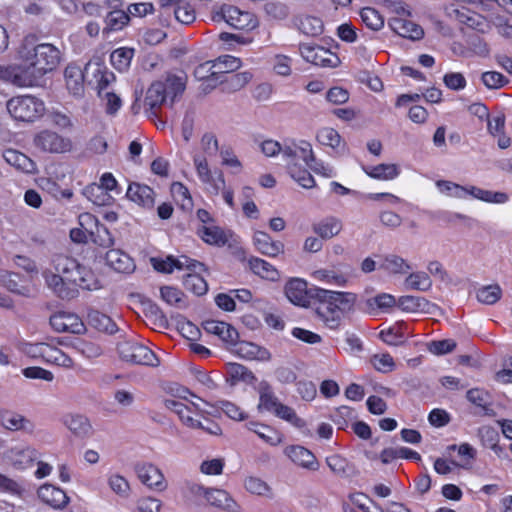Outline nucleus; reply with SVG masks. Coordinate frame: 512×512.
<instances>
[{
	"label": "nucleus",
	"mask_w": 512,
	"mask_h": 512,
	"mask_svg": "<svg viewBox=\"0 0 512 512\" xmlns=\"http://www.w3.org/2000/svg\"><path fill=\"white\" fill-rule=\"evenodd\" d=\"M150 261L153 268L162 273H172L175 268L183 269L184 267L191 271H196L197 267L202 266V263L191 260L185 256H181L177 259L172 256H168L166 259L153 257Z\"/></svg>",
	"instance_id": "obj_16"
},
{
	"label": "nucleus",
	"mask_w": 512,
	"mask_h": 512,
	"mask_svg": "<svg viewBox=\"0 0 512 512\" xmlns=\"http://www.w3.org/2000/svg\"><path fill=\"white\" fill-rule=\"evenodd\" d=\"M170 191L173 199L181 207V209L187 211L192 209L193 200L188 188L184 184L180 182H174L171 184Z\"/></svg>",
	"instance_id": "obj_48"
},
{
	"label": "nucleus",
	"mask_w": 512,
	"mask_h": 512,
	"mask_svg": "<svg viewBox=\"0 0 512 512\" xmlns=\"http://www.w3.org/2000/svg\"><path fill=\"white\" fill-rule=\"evenodd\" d=\"M160 295L163 301L168 305L182 308L185 306V297L182 291L173 286H163L160 288Z\"/></svg>",
	"instance_id": "obj_60"
},
{
	"label": "nucleus",
	"mask_w": 512,
	"mask_h": 512,
	"mask_svg": "<svg viewBox=\"0 0 512 512\" xmlns=\"http://www.w3.org/2000/svg\"><path fill=\"white\" fill-rule=\"evenodd\" d=\"M202 268L203 265L201 267H197L196 271H192L193 273L187 274L183 280L185 288L198 296L204 295L208 290V285L205 279L198 274V271L202 270Z\"/></svg>",
	"instance_id": "obj_47"
},
{
	"label": "nucleus",
	"mask_w": 512,
	"mask_h": 512,
	"mask_svg": "<svg viewBox=\"0 0 512 512\" xmlns=\"http://www.w3.org/2000/svg\"><path fill=\"white\" fill-rule=\"evenodd\" d=\"M253 244L258 252L268 257H277L284 252V244L273 240L269 234L256 231L253 235Z\"/></svg>",
	"instance_id": "obj_24"
},
{
	"label": "nucleus",
	"mask_w": 512,
	"mask_h": 512,
	"mask_svg": "<svg viewBox=\"0 0 512 512\" xmlns=\"http://www.w3.org/2000/svg\"><path fill=\"white\" fill-rule=\"evenodd\" d=\"M105 260L108 266L120 273H131L135 269L133 259L118 249L109 250L106 253Z\"/></svg>",
	"instance_id": "obj_29"
},
{
	"label": "nucleus",
	"mask_w": 512,
	"mask_h": 512,
	"mask_svg": "<svg viewBox=\"0 0 512 512\" xmlns=\"http://www.w3.org/2000/svg\"><path fill=\"white\" fill-rule=\"evenodd\" d=\"M63 424L76 437L84 438L91 434L92 426L87 417L81 414H67L63 417Z\"/></svg>",
	"instance_id": "obj_31"
},
{
	"label": "nucleus",
	"mask_w": 512,
	"mask_h": 512,
	"mask_svg": "<svg viewBox=\"0 0 512 512\" xmlns=\"http://www.w3.org/2000/svg\"><path fill=\"white\" fill-rule=\"evenodd\" d=\"M66 86L75 96H80L84 90V74L82 68L76 64H69L64 72Z\"/></svg>",
	"instance_id": "obj_34"
},
{
	"label": "nucleus",
	"mask_w": 512,
	"mask_h": 512,
	"mask_svg": "<svg viewBox=\"0 0 512 512\" xmlns=\"http://www.w3.org/2000/svg\"><path fill=\"white\" fill-rule=\"evenodd\" d=\"M246 427L271 446H276L282 442L281 435L268 425L251 421L246 424Z\"/></svg>",
	"instance_id": "obj_40"
},
{
	"label": "nucleus",
	"mask_w": 512,
	"mask_h": 512,
	"mask_svg": "<svg viewBox=\"0 0 512 512\" xmlns=\"http://www.w3.org/2000/svg\"><path fill=\"white\" fill-rule=\"evenodd\" d=\"M389 27L399 36L418 40L423 36V29L411 20L394 17L389 21Z\"/></svg>",
	"instance_id": "obj_27"
},
{
	"label": "nucleus",
	"mask_w": 512,
	"mask_h": 512,
	"mask_svg": "<svg viewBox=\"0 0 512 512\" xmlns=\"http://www.w3.org/2000/svg\"><path fill=\"white\" fill-rule=\"evenodd\" d=\"M37 456V450L27 445H16L4 454L5 461L19 471L30 467L37 459Z\"/></svg>",
	"instance_id": "obj_13"
},
{
	"label": "nucleus",
	"mask_w": 512,
	"mask_h": 512,
	"mask_svg": "<svg viewBox=\"0 0 512 512\" xmlns=\"http://www.w3.org/2000/svg\"><path fill=\"white\" fill-rule=\"evenodd\" d=\"M199 180L204 185L205 190L212 195H218L225 188V179L222 172L213 173L210 171Z\"/></svg>",
	"instance_id": "obj_55"
},
{
	"label": "nucleus",
	"mask_w": 512,
	"mask_h": 512,
	"mask_svg": "<svg viewBox=\"0 0 512 512\" xmlns=\"http://www.w3.org/2000/svg\"><path fill=\"white\" fill-rule=\"evenodd\" d=\"M299 51L303 59L320 67H337L340 59L334 52L318 45L302 44Z\"/></svg>",
	"instance_id": "obj_11"
},
{
	"label": "nucleus",
	"mask_w": 512,
	"mask_h": 512,
	"mask_svg": "<svg viewBox=\"0 0 512 512\" xmlns=\"http://www.w3.org/2000/svg\"><path fill=\"white\" fill-rule=\"evenodd\" d=\"M311 277L316 281L338 287H344L347 282V279L343 274L331 269L315 270L312 272Z\"/></svg>",
	"instance_id": "obj_46"
},
{
	"label": "nucleus",
	"mask_w": 512,
	"mask_h": 512,
	"mask_svg": "<svg viewBox=\"0 0 512 512\" xmlns=\"http://www.w3.org/2000/svg\"><path fill=\"white\" fill-rule=\"evenodd\" d=\"M272 414L286 422H289L297 428H302L305 426V421L297 416L295 410L283 404L282 402L278 405Z\"/></svg>",
	"instance_id": "obj_61"
},
{
	"label": "nucleus",
	"mask_w": 512,
	"mask_h": 512,
	"mask_svg": "<svg viewBox=\"0 0 512 512\" xmlns=\"http://www.w3.org/2000/svg\"><path fill=\"white\" fill-rule=\"evenodd\" d=\"M0 422L5 429L10 431L26 430L30 424L22 415L8 411L0 415Z\"/></svg>",
	"instance_id": "obj_51"
},
{
	"label": "nucleus",
	"mask_w": 512,
	"mask_h": 512,
	"mask_svg": "<svg viewBox=\"0 0 512 512\" xmlns=\"http://www.w3.org/2000/svg\"><path fill=\"white\" fill-rule=\"evenodd\" d=\"M214 22H225L235 29H254L257 26V20L254 15L248 11H242L232 5H223L212 15Z\"/></svg>",
	"instance_id": "obj_9"
},
{
	"label": "nucleus",
	"mask_w": 512,
	"mask_h": 512,
	"mask_svg": "<svg viewBox=\"0 0 512 512\" xmlns=\"http://www.w3.org/2000/svg\"><path fill=\"white\" fill-rule=\"evenodd\" d=\"M108 115H115L122 107V100L113 90L98 95Z\"/></svg>",
	"instance_id": "obj_64"
},
{
	"label": "nucleus",
	"mask_w": 512,
	"mask_h": 512,
	"mask_svg": "<svg viewBox=\"0 0 512 512\" xmlns=\"http://www.w3.org/2000/svg\"><path fill=\"white\" fill-rule=\"evenodd\" d=\"M88 323L95 329L113 334L117 331V326L114 321L106 314L98 311L91 310L87 317Z\"/></svg>",
	"instance_id": "obj_42"
},
{
	"label": "nucleus",
	"mask_w": 512,
	"mask_h": 512,
	"mask_svg": "<svg viewBox=\"0 0 512 512\" xmlns=\"http://www.w3.org/2000/svg\"><path fill=\"white\" fill-rule=\"evenodd\" d=\"M3 158L9 165L13 166L14 168L23 173L34 174L37 172L36 163L27 155L18 150H5L3 153Z\"/></svg>",
	"instance_id": "obj_28"
},
{
	"label": "nucleus",
	"mask_w": 512,
	"mask_h": 512,
	"mask_svg": "<svg viewBox=\"0 0 512 512\" xmlns=\"http://www.w3.org/2000/svg\"><path fill=\"white\" fill-rule=\"evenodd\" d=\"M38 497L42 502L54 509H63L69 503V497L65 491L52 484H43L37 491Z\"/></svg>",
	"instance_id": "obj_19"
},
{
	"label": "nucleus",
	"mask_w": 512,
	"mask_h": 512,
	"mask_svg": "<svg viewBox=\"0 0 512 512\" xmlns=\"http://www.w3.org/2000/svg\"><path fill=\"white\" fill-rule=\"evenodd\" d=\"M299 30L308 36H318L323 32V21L316 16L305 15L298 22Z\"/></svg>",
	"instance_id": "obj_49"
},
{
	"label": "nucleus",
	"mask_w": 512,
	"mask_h": 512,
	"mask_svg": "<svg viewBox=\"0 0 512 512\" xmlns=\"http://www.w3.org/2000/svg\"><path fill=\"white\" fill-rule=\"evenodd\" d=\"M398 306L406 312H416L419 310L427 309L429 311V307H435L434 304H431L423 297L416 296H402L399 298L397 302Z\"/></svg>",
	"instance_id": "obj_52"
},
{
	"label": "nucleus",
	"mask_w": 512,
	"mask_h": 512,
	"mask_svg": "<svg viewBox=\"0 0 512 512\" xmlns=\"http://www.w3.org/2000/svg\"><path fill=\"white\" fill-rule=\"evenodd\" d=\"M134 56V49L121 47L115 49L110 55L112 66L120 72L126 71L131 64Z\"/></svg>",
	"instance_id": "obj_45"
},
{
	"label": "nucleus",
	"mask_w": 512,
	"mask_h": 512,
	"mask_svg": "<svg viewBox=\"0 0 512 512\" xmlns=\"http://www.w3.org/2000/svg\"><path fill=\"white\" fill-rule=\"evenodd\" d=\"M317 306L315 308L318 318L330 329H337L344 314L353 310L357 296L351 292L317 289Z\"/></svg>",
	"instance_id": "obj_3"
},
{
	"label": "nucleus",
	"mask_w": 512,
	"mask_h": 512,
	"mask_svg": "<svg viewBox=\"0 0 512 512\" xmlns=\"http://www.w3.org/2000/svg\"><path fill=\"white\" fill-rule=\"evenodd\" d=\"M187 75L184 71L169 72L161 79L154 81L148 88L144 100L153 114L163 104L173 105L186 89Z\"/></svg>",
	"instance_id": "obj_4"
},
{
	"label": "nucleus",
	"mask_w": 512,
	"mask_h": 512,
	"mask_svg": "<svg viewBox=\"0 0 512 512\" xmlns=\"http://www.w3.org/2000/svg\"><path fill=\"white\" fill-rule=\"evenodd\" d=\"M257 390L259 393L258 411L273 413L281 402L275 395L271 385L267 381H261Z\"/></svg>",
	"instance_id": "obj_30"
},
{
	"label": "nucleus",
	"mask_w": 512,
	"mask_h": 512,
	"mask_svg": "<svg viewBox=\"0 0 512 512\" xmlns=\"http://www.w3.org/2000/svg\"><path fill=\"white\" fill-rule=\"evenodd\" d=\"M0 81L12 84L20 88H28L29 84L21 64H0Z\"/></svg>",
	"instance_id": "obj_32"
},
{
	"label": "nucleus",
	"mask_w": 512,
	"mask_h": 512,
	"mask_svg": "<svg viewBox=\"0 0 512 512\" xmlns=\"http://www.w3.org/2000/svg\"><path fill=\"white\" fill-rule=\"evenodd\" d=\"M130 21L129 14L122 9H115L109 12L105 18V27L103 34L108 35L111 32L122 30Z\"/></svg>",
	"instance_id": "obj_39"
},
{
	"label": "nucleus",
	"mask_w": 512,
	"mask_h": 512,
	"mask_svg": "<svg viewBox=\"0 0 512 512\" xmlns=\"http://www.w3.org/2000/svg\"><path fill=\"white\" fill-rule=\"evenodd\" d=\"M163 8H174V15L178 22L184 25L193 23L196 19V11L190 0H160Z\"/></svg>",
	"instance_id": "obj_21"
},
{
	"label": "nucleus",
	"mask_w": 512,
	"mask_h": 512,
	"mask_svg": "<svg viewBox=\"0 0 512 512\" xmlns=\"http://www.w3.org/2000/svg\"><path fill=\"white\" fill-rule=\"evenodd\" d=\"M405 284L412 290L428 291L432 287V280L427 272L418 271L411 273L406 278Z\"/></svg>",
	"instance_id": "obj_54"
},
{
	"label": "nucleus",
	"mask_w": 512,
	"mask_h": 512,
	"mask_svg": "<svg viewBox=\"0 0 512 512\" xmlns=\"http://www.w3.org/2000/svg\"><path fill=\"white\" fill-rule=\"evenodd\" d=\"M127 198L135 204L145 208L152 209L155 204V192L154 190L140 183H130L126 192Z\"/></svg>",
	"instance_id": "obj_20"
},
{
	"label": "nucleus",
	"mask_w": 512,
	"mask_h": 512,
	"mask_svg": "<svg viewBox=\"0 0 512 512\" xmlns=\"http://www.w3.org/2000/svg\"><path fill=\"white\" fill-rule=\"evenodd\" d=\"M251 79L252 74L248 71H245L230 75L226 77L224 80H221V83L225 85V91L234 92L242 89L245 85H247L250 82Z\"/></svg>",
	"instance_id": "obj_58"
},
{
	"label": "nucleus",
	"mask_w": 512,
	"mask_h": 512,
	"mask_svg": "<svg viewBox=\"0 0 512 512\" xmlns=\"http://www.w3.org/2000/svg\"><path fill=\"white\" fill-rule=\"evenodd\" d=\"M97 84L98 95L110 90V86L115 82L116 77L113 72L106 67L98 66L94 72Z\"/></svg>",
	"instance_id": "obj_57"
},
{
	"label": "nucleus",
	"mask_w": 512,
	"mask_h": 512,
	"mask_svg": "<svg viewBox=\"0 0 512 512\" xmlns=\"http://www.w3.org/2000/svg\"><path fill=\"white\" fill-rule=\"evenodd\" d=\"M163 405L177 414L181 423L189 429L197 430L203 434L218 436L222 433L221 427L205 416V411L195 402L186 405L174 398H166Z\"/></svg>",
	"instance_id": "obj_5"
},
{
	"label": "nucleus",
	"mask_w": 512,
	"mask_h": 512,
	"mask_svg": "<svg viewBox=\"0 0 512 512\" xmlns=\"http://www.w3.org/2000/svg\"><path fill=\"white\" fill-rule=\"evenodd\" d=\"M33 144L38 150L51 154L68 153L73 148L72 140L69 137L60 135L50 129H44L36 133Z\"/></svg>",
	"instance_id": "obj_8"
},
{
	"label": "nucleus",
	"mask_w": 512,
	"mask_h": 512,
	"mask_svg": "<svg viewBox=\"0 0 512 512\" xmlns=\"http://www.w3.org/2000/svg\"><path fill=\"white\" fill-rule=\"evenodd\" d=\"M287 299L299 307H307L310 303L307 282L301 278H291L284 287Z\"/></svg>",
	"instance_id": "obj_18"
},
{
	"label": "nucleus",
	"mask_w": 512,
	"mask_h": 512,
	"mask_svg": "<svg viewBox=\"0 0 512 512\" xmlns=\"http://www.w3.org/2000/svg\"><path fill=\"white\" fill-rule=\"evenodd\" d=\"M316 139L321 145L328 146L338 152L345 148V143L340 134L331 127L321 128L317 132Z\"/></svg>",
	"instance_id": "obj_41"
},
{
	"label": "nucleus",
	"mask_w": 512,
	"mask_h": 512,
	"mask_svg": "<svg viewBox=\"0 0 512 512\" xmlns=\"http://www.w3.org/2000/svg\"><path fill=\"white\" fill-rule=\"evenodd\" d=\"M198 236L207 244L223 246L228 242L227 234L218 226L202 225L197 230Z\"/></svg>",
	"instance_id": "obj_36"
},
{
	"label": "nucleus",
	"mask_w": 512,
	"mask_h": 512,
	"mask_svg": "<svg viewBox=\"0 0 512 512\" xmlns=\"http://www.w3.org/2000/svg\"><path fill=\"white\" fill-rule=\"evenodd\" d=\"M9 114L17 121L34 122L45 113V104L36 96L25 94L12 97L6 103Z\"/></svg>",
	"instance_id": "obj_6"
},
{
	"label": "nucleus",
	"mask_w": 512,
	"mask_h": 512,
	"mask_svg": "<svg viewBox=\"0 0 512 512\" xmlns=\"http://www.w3.org/2000/svg\"><path fill=\"white\" fill-rule=\"evenodd\" d=\"M244 488L253 495L262 497H271V487L261 478L256 476H248L244 480Z\"/></svg>",
	"instance_id": "obj_53"
},
{
	"label": "nucleus",
	"mask_w": 512,
	"mask_h": 512,
	"mask_svg": "<svg viewBox=\"0 0 512 512\" xmlns=\"http://www.w3.org/2000/svg\"><path fill=\"white\" fill-rule=\"evenodd\" d=\"M107 484L112 492L121 498H128L131 492L129 481L119 473H110Z\"/></svg>",
	"instance_id": "obj_50"
},
{
	"label": "nucleus",
	"mask_w": 512,
	"mask_h": 512,
	"mask_svg": "<svg viewBox=\"0 0 512 512\" xmlns=\"http://www.w3.org/2000/svg\"><path fill=\"white\" fill-rule=\"evenodd\" d=\"M136 474L144 485L156 491H164L167 488L162 471L152 463H141L135 467Z\"/></svg>",
	"instance_id": "obj_14"
},
{
	"label": "nucleus",
	"mask_w": 512,
	"mask_h": 512,
	"mask_svg": "<svg viewBox=\"0 0 512 512\" xmlns=\"http://www.w3.org/2000/svg\"><path fill=\"white\" fill-rule=\"evenodd\" d=\"M51 327L59 333H82L85 326L82 320L74 313L60 311L50 317Z\"/></svg>",
	"instance_id": "obj_15"
},
{
	"label": "nucleus",
	"mask_w": 512,
	"mask_h": 512,
	"mask_svg": "<svg viewBox=\"0 0 512 512\" xmlns=\"http://www.w3.org/2000/svg\"><path fill=\"white\" fill-rule=\"evenodd\" d=\"M466 199L471 196L472 198L488 202V203H506L509 199L508 195L503 192H493L484 190L476 186H465Z\"/></svg>",
	"instance_id": "obj_37"
},
{
	"label": "nucleus",
	"mask_w": 512,
	"mask_h": 512,
	"mask_svg": "<svg viewBox=\"0 0 512 512\" xmlns=\"http://www.w3.org/2000/svg\"><path fill=\"white\" fill-rule=\"evenodd\" d=\"M231 346L234 347L233 352L245 360L266 362L271 359V354L266 348L253 342L236 340Z\"/></svg>",
	"instance_id": "obj_17"
},
{
	"label": "nucleus",
	"mask_w": 512,
	"mask_h": 512,
	"mask_svg": "<svg viewBox=\"0 0 512 512\" xmlns=\"http://www.w3.org/2000/svg\"><path fill=\"white\" fill-rule=\"evenodd\" d=\"M118 353L122 360L138 365L157 366L158 359L147 346L135 341H123L118 344Z\"/></svg>",
	"instance_id": "obj_10"
},
{
	"label": "nucleus",
	"mask_w": 512,
	"mask_h": 512,
	"mask_svg": "<svg viewBox=\"0 0 512 512\" xmlns=\"http://www.w3.org/2000/svg\"><path fill=\"white\" fill-rule=\"evenodd\" d=\"M203 504L213 506L228 512H239L240 506L233 500L228 492L222 489L209 488Z\"/></svg>",
	"instance_id": "obj_23"
},
{
	"label": "nucleus",
	"mask_w": 512,
	"mask_h": 512,
	"mask_svg": "<svg viewBox=\"0 0 512 512\" xmlns=\"http://www.w3.org/2000/svg\"><path fill=\"white\" fill-rule=\"evenodd\" d=\"M261 150L267 157L281 153L285 162L301 158L304 163H309L313 159L312 145L305 140L292 141L282 147L279 142L268 139L261 143Z\"/></svg>",
	"instance_id": "obj_7"
},
{
	"label": "nucleus",
	"mask_w": 512,
	"mask_h": 512,
	"mask_svg": "<svg viewBox=\"0 0 512 512\" xmlns=\"http://www.w3.org/2000/svg\"><path fill=\"white\" fill-rule=\"evenodd\" d=\"M241 60L231 55L218 57L213 62H205L195 69V76L199 79H205L206 73L212 76L223 75L239 69Z\"/></svg>",
	"instance_id": "obj_12"
},
{
	"label": "nucleus",
	"mask_w": 512,
	"mask_h": 512,
	"mask_svg": "<svg viewBox=\"0 0 512 512\" xmlns=\"http://www.w3.org/2000/svg\"><path fill=\"white\" fill-rule=\"evenodd\" d=\"M0 282L9 291L24 295L27 289L20 285V276L9 271H0Z\"/></svg>",
	"instance_id": "obj_62"
},
{
	"label": "nucleus",
	"mask_w": 512,
	"mask_h": 512,
	"mask_svg": "<svg viewBox=\"0 0 512 512\" xmlns=\"http://www.w3.org/2000/svg\"><path fill=\"white\" fill-rule=\"evenodd\" d=\"M81 226L88 223L95 224V231H90L92 241L98 246L109 248L114 245V238L108 228L102 224H98L93 215L84 213L79 216Z\"/></svg>",
	"instance_id": "obj_22"
},
{
	"label": "nucleus",
	"mask_w": 512,
	"mask_h": 512,
	"mask_svg": "<svg viewBox=\"0 0 512 512\" xmlns=\"http://www.w3.org/2000/svg\"><path fill=\"white\" fill-rule=\"evenodd\" d=\"M436 187L442 194H445L446 196L457 199H466L465 186H461L457 183L447 180H438L436 182Z\"/></svg>",
	"instance_id": "obj_63"
},
{
	"label": "nucleus",
	"mask_w": 512,
	"mask_h": 512,
	"mask_svg": "<svg viewBox=\"0 0 512 512\" xmlns=\"http://www.w3.org/2000/svg\"><path fill=\"white\" fill-rule=\"evenodd\" d=\"M302 160L301 158H296L295 160L286 162L288 172L290 176L303 188L309 189L315 186V180L310 172L306 169H301L297 161Z\"/></svg>",
	"instance_id": "obj_43"
},
{
	"label": "nucleus",
	"mask_w": 512,
	"mask_h": 512,
	"mask_svg": "<svg viewBox=\"0 0 512 512\" xmlns=\"http://www.w3.org/2000/svg\"><path fill=\"white\" fill-rule=\"evenodd\" d=\"M249 267L255 275L265 280L277 281L280 277L278 270L272 264L258 257H252L249 260Z\"/></svg>",
	"instance_id": "obj_38"
},
{
	"label": "nucleus",
	"mask_w": 512,
	"mask_h": 512,
	"mask_svg": "<svg viewBox=\"0 0 512 512\" xmlns=\"http://www.w3.org/2000/svg\"><path fill=\"white\" fill-rule=\"evenodd\" d=\"M19 58L29 87H34L45 74L58 66L60 51L49 43L31 46L26 40L19 49Z\"/></svg>",
	"instance_id": "obj_2"
},
{
	"label": "nucleus",
	"mask_w": 512,
	"mask_h": 512,
	"mask_svg": "<svg viewBox=\"0 0 512 512\" xmlns=\"http://www.w3.org/2000/svg\"><path fill=\"white\" fill-rule=\"evenodd\" d=\"M284 453L293 463L302 468L309 470H317L318 468V462L314 454L303 446H288Z\"/></svg>",
	"instance_id": "obj_25"
},
{
	"label": "nucleus",
	"mask_w": 512,
	"mask_h": 512,
	"mask_svg": "<svg viewBox=\"0 0 512 512\" xmlns=\"http://www.w3.org/2000/svg\"><path fill=\"white\" fill-rule=\"evenodd\" d=\"M362 22L373 31H378L384 26V18L374 8L365 7L360 11Z\"/></svg>",
	"instance_id": "obj_59"
},
{
	"label": "nucleus",
	"mask_w": 512,
	"mask_h": 512,
	"mask_svg": "<svg viewBox=\"0 0 512 512\" xmlns=\"http://www.w3.org/2000/svg\"><path fill=\"white\" fill-rule=\"evenodd\" d=\"M44 362L64 368H72L74 362L70 356L60 350L57 346L47 343Z\"/></svg>",
	"instance_id": "obj_44"
},
{
	"label": "nucleus",
	"mask_w": 512,
	"mask_h": 512,
	"mask_svg": "<svg viewBox=\"0 0 512 512\" xmlns=\"http://www.w3.org/2000/svg\"><path fill=\"white\" fill-rule=\"evenodd\" d=\"M364 172L371 178L381 181H390L400 175V168L397 164H378L363 168Z\"/></svg>",
	"instance_id": "obj_35"
},
{
	"label": "nucleus",
	"mask_w": 512,
	"mask_h": 512,
	"mask_svg": "<svg viewBox=\"0 0 512 512\" xmlns=\"http://www.w3.org/2000/svg\"><path fill=\"white\" fill-rule=\"evenodd\" d=\"M501 296L502 289L498 284L482 286L476 292L477 300L486 305L495 304Z\"/></svg>",
	"instance_id": "obj_56"
},
{
	"label": "nucleus",
	"mask_w": 512,
	"mask_h": 512,
	"mask_svg": "<svg viewBox=\"0 0 512 512\" xmlns=\"http://www.w3.org/2000/svg\"><path fill=\"white\" fill-rule=\"evenodd\" d=\"M204 329L207 333L218 336L228 345L235 344L239 337L237 330L226 322L208 320L204 323Z\"/></svg>",
	"instance_id": "obj_26"
},
{
	"label": "nucleus",
	"mask_w": 512,
	"mask_h": 512,
	"mask_svg": "<svg viewBox=\"0 0 512 512\" xmlns=\"http://www.w3.org/2000/svg\"><path fill=\"white\" fill-rule=\"evenodd\" d=\"M52 268L42 272L47 287L61 299H73L78 296L79 288L88 291L103 287L99 277L88 267L79 264L74 258L56 255L52 259Z\"/></svg>",
	"instance_id": "obj_1"
},
{
	"label": "nucleus",
	"mask_w": 512,
	"mask_h": 512,
	"mask_svg": "<svg viewBox=\"0 0 512 512\" xmlns=\"http://www.w3.org/2000/svg\"><path fill=\"white\" fill-rule=\"evenodd\" d=\"M342 228L341 220L336 217H326L312 226L313 232L322 240H329L337 236Z\"/></svg>",
	"instance_id": "obj_33"
}]
</instances>
